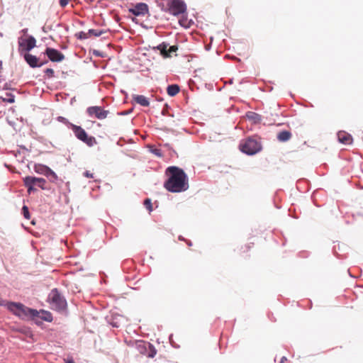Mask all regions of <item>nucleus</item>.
<instances>
[{"mask_svg":"<svg viewBox=\"0 0 363 363\" xmlns=\"http://www.w3.org/2000/svg\"><path fill=\"white\" fill-rule=\"evenodd\" d=\"M45 72L49 77H52L54 76V70L51 68L46 69Z\"/></svg>","mask_w":363,"mask_h":363,"instance_id":"29","label":"nucleus"},{"mask_svg":"<svg viewBox=\"0 0 363 363\" xmlns=\"http://www.w3.org/2000/svg\"><path fill=\"white\" fill-rule=\"evenodd\" d=\"M70 1H71V0H60L59 4L62 8H65V6H67L69 4V3Z\"/></svg>","mask_w":363,"mask_h":363,"instance_id":"28","label":"nucleus"},{"mask_svg":"<svg viewBox=\"0 0 363 363\" xmlns=\"http://www.w3.org/2000/svg\"><path fill=\"white\" fill-rule=\"evenodd\" d=\"M4 101H6L9 103H13L14 102V96L11 94H6V97H1Z\"/></svg>","mask_w":363,"mask_h":363,"instance_id":"23","label":"nucleus"},{"mask_svg":"<svg viewBox=\"0 0 363 363\" xmlns=\"http://www.w3.org/2000/svg\"><path fill=\"white\" fill-rule=\"evenodd\" d=\"M24 59L26 61V62L33 68L35 67H39L47 63V60L44 62H39V59L31 54L26 53L24 55Z\"/></svg>","mask_w":363,"mask_h":363,"instance_id":"12","label":"nucleus"},{"mask_svg":"<svg viewBox=\"0 0 363 363\" xmlns=\"http://www.w3.org/2000/svg\"><path fill=\"white\" fill-rule=\"evenodd\" d=\"M144 206L149 211V212H151L152 211V205L151 200L150 199H146L144 201Z\"/></svg>","mask_w":363,"mask_h":363,"instance_id":"25","label":"nucleus"},{"mask_svg":"<svg viewBox=\"0 0 363 363\" xmlns=\"http://www.w3.org/2000/svg\"><path fill=\"white\" fill-rule=\"evenodd\" d=\"M82 37H84V38H86V34L82 35Z\"/></svg>","mask_w":363,"mask_h":363,"instance_id":"36","label":"nucleus"},{"mask_svg":"<svg viewBox=\"0 0 363 363\" xmlns=\"http://www.w3.org/2000/svg\"><path fill=\"white\" fill-rule=\"evenodd\" d=\"M34 171L38 174H43L46 177L52 176L54 178H57L56 174L50 167L44 164H35Z\"/></svg>","mask_w":363,"mask_h":363,"instance_id":"10","label":"nucleus"},{"mask_svg":"<svg viewBox=\"0 0 363 363\" xmlns=\"http://www.w3.org/2000/svg\"><path fill=\"white\" fill-rule=\"evenodd\" d=\"M254 243L252 242L250 244L245 245L244 246L241 247L242 252H248L251 247L253 246Z\"/></svg>","mask_w":363,"mask_h":363,"instance_id":"27","label":"nucleus"},{"mask_svg":"<svg viewBox=\"0 0 363 363\" xmlns=\"http://www.w3.org/2000/svg\"><path fill=\"white\" fill-rule=\"evenodd\" d=\"M129 12L135 16H144L148 12V6L145 3H138L133 8L129 9Z\"/></svg>","mask_w":363,"mask_h":363,"instance_id":"11","label":"nucleus"},{"mask_svg":"<svg viewBox=\"0 0 363 363\" xmlns=\"http://www.w3.org/2000/svg\"><path fill=\"white\" fill-rule=\"evenodd\" d=\"M84 176L87 177V178H94V174L90 172L89 171H86L84 173Z\"/></svg>","mask_w":363,"mask_h":363,"instance_id":"32","label":"nucleus"},{"mask_svg":"<svg viewBox=\"0 0 363 363\" xmlns=\"http://www.w3.org/2000/svg\"><path fill=\"white\" fill-rule=\"evenodd\" d=\"M23 214L26 219H30V213L28 211V208L26 206H23L22 208Z\"/></svg>","mask_w":363,"mask_h":363,"instance_id":"26","label":"nucleus"},{"mask_svg":"<svg viewBox=\"0 0 363 363\" xmlns=\"http://www.w3.org/2000/svg\"><path fill=\"white\" fill-rule=\"evenodd\" d=\"M104 32L101 30H94V29H90L89 30L88 34L91 35H94L96 37H99L101 35H102Z\"/></svg>","mask_w":363,"mask_h":363,"instance_id":"22","label":"nucleus"},{"mask_svg":"<svg viewBox=\"0 0 363 363\" xmlns=\"http://www.w3.org/2000/svg\"><path fill=\"white\" fill-rule=\"evenodd\" d=\"M65 362L66 363H75L74 361L73 360V359H65Z\"/></svg>","mask_w":363,"mask_h":363,"instance_id":"33","label":"nucleus"},{"mask_svg":"<svg viewBox=\"0 0 363 363\" xmlns=\"http://www.w3.org/2000/svg\"><path fill=\"white\" fill-rule=\"evenodd\" d=\"M23 182L24 185L28 188V192L29 194L31 193V191H35V189L34 188V186L33 184H28L27 179L25 177L23 178Z\"/></svg>","mask_w":363,"mask_h":363,"instance_id":"24","label":"nucleus"},{"mask_svg":"<svg viewBox=\"0 0 363 363\" xmlns=\"http://www.w3.org/2000/svg\"><path fill=\"white\" fill-rule=\"evenodd\" d=\"M168 11L173 16H179L186 11V6L183 1L171 0L168 4Z\"/></svg>","mask_w":363,"mask_h":363,"instance_id":"6","label":"nucleus"},{"mask_svg":"<svg viewBox=\"0 0 363 363\" xmlns=\"http://www.w3.org/2000/svg\"><path fill=\"white\" fill-rule=\"evenodd\" d=\"M133 100L142 106H149L150 101L147 97L143 95L135 94L133 96Z\"/></svg>","mask_w":363,"mask_h":363,"instance_id":"16","label":"nucleus"},{"mask_svg":"<svg viewBox=\"0 0 363 363\" xmlns=\"http://www.w3.org/2000/svg\"><path fill=\"white\" fill-rule=\"evenodd\" d=\"M151 151L153 154H155V155H157L158 157L162 156L161 150L160 149L155 148V149H152Z\"/></svg>","mask_w":363,"mask_h":363,"instance_id":"30","label":"nucleus"},{"mask_svg":"<svg viewBox=\"0 0 363 363\" xmlns=\"http://www.w3.org/2000/svg\"><path fill=\"white\" fill-rule=\"evenodd\" d=\"M240 147L242 152L251 155L256 154L262 149L260 143L252 138H249L242 141Z\"/></svg>","mask_w":363,"mask_h":363,"instance_id":"4","label":"nucleus"},{"mask_svg":"<svg viewBox=\"0 0 363 363\" xmlns=\"http://www.w3.org/2000/svg\"><path fill=\"white\" fill-rule=\"evenodd\" d=\"M58 121H60V122H62L64 123L65 124H67L69 126V122L64 117H62V116H59L58 117Z\"/></svg>","mask_w":363,"mask_h":363,"instance_id":"31","label":"nucleus"},{"mask_svg":"<svg viewBox=\"0 0 363 363\" xmlns=\"http://www.w3.org/2000/svg\"><path fill=\"white\" fill-rule=\"evenodd\" d=\"M150 343H146L143 341H138L136 342L137 349L138 350L140 354H147V351L148 349V345Z\"/></svg>","mask_w":363,"mask_h":363,"instance_id":"18","label":"nucleus"},{"mask_svg":"<svg viewBox=\"0 0 363 363\" xmlns=\"http://www.w3.org/2000/svg\"><path fill=\"white\" fill-rule=\"evenodd\" d=\"M157 49L160 51L164 57H170L172 56L171 53L175 52L178 50V47L177 45H172L167 48V44L162 43L157 46Z\"/></svg>","mask_w":363,"mask_h":363,"instance_id":"13","label":"nucleus"},{"mask_svg":"<svg viewBox=\"0 0 363 363\" xmlns=\"http://www.w3.org/2000/svg\"><path fill=\"white\" fill-rule=\"evenodd\" d=\"M18 44L23 50L28 52L36 46V40L33 36L30 35L26 39L20 40Z\"/></svg>","mask_w":363,"mask_h":363,"instance_id":"9","label":"nucleus"},{"mask_svg":"<svg viewBox=\"0 0 363 363\" xmlns=\"http://www.w3.org/2000/svg\"><path fill=\"white\" fill-rule=\"evenodd\" d=\"M40 313H42V315L40 316V318L43 320L48 321V322L52 321V315L51 313H50L48 311H41Z\"/></svg>","mask_w":363,"mask_h":363,"instance_id":"20","label":"nucleus"},{"mask_svg":"<svg viewBox=\"0 0 363 363\" xmlns=\"http://www.w3.org/2000/svg\"><path fill=\"white\" fill-rule=\"evenodd\" d=\"M146 353H147L146 356H147L148 357L152 358L155 356L157 351H156L155 348L154 347V346L150 343Z\"/></svg>","mask_w":363,"mask_h":363,"instance_id":"21","label":"nucleus"},{"mask_svg":"<svg viewBox=\"0 0 363 363\" xmlns=\"http://www.w3.org/2000/svg\"><path fill=\"white\" fill-rule=\"evenodd\" d=\"M86 112L89 116H94L99 120L106 118L109 113L108 111H106L102 107L97 106L89 107Z\"/></svg>","mask_w":363,"mask_h":363,"instance_id":"7","label":"nucleus"},{"mask_svg":"<svg viewBox=\"0 0 363 363\" xmlns=\"http://www.w3.org/2000/svg\"><path fill=\"white\" fill-rule=\"evenodd\" d=\"M82 37H84V38H86V34L82 35Z\"/></svg>","mask_w":363,"mask_h":363,"instance_id":"35","label":"nucleus"},{"mask_svg":"<svg viewBox=\"0 0 363 363\" xmlns=\"http://www.w3.org/2000/svg\"><path fill=\"white\" fill-rule=\"evenodd\" d=\"M251 115L252 116V118H255L257 116H258V115L255 113H251Z\"/></svg>","mask_w":363,"mask_h":363,"instance_id":"34","label":"nucleus"},{"mask_svg":"<svg viewBox=\"0 0 363 363\" xmlns=\"http://www.w3.org/2000/svg\"><path fill=\"white\" fill-rule=\"evenodd\" d=\"M179 86L177 84L169 85L167 88V92L169 96H174L179 92Z\"/></svg>","mask_w":363,"mask_h":363,"instance_id":"19","label":"nucleus"},{"mask_svg":"<svg viewBox=\"0 0 363 363\" xmlns=\"http://www.w3.org/2000/svg\"><path fill=\"white\" fill-rule=\"evenodd\" d=\"M291 138V133L289 130H283L277 134V139L280 142H286Z\"/></svg>","mask_w":363,"mask_h":363,"instance_id":"17","label":"nucleus"},{"mask_svg":"<svg viewBox=\"0 0 363 363\" xmlns=\"http://www.w3.org/2000/svg\"><path fill=\"white\" fill-rule=\"evenodd\" d=\"M45 54L48 56L49 60L54 62H59L65 59V55L59 50L52 48H47Z\"/></svg>","mask_w":363,"mask_h":363,"instance_id":"8","label":"nucleus"},{"mask_svg":"<svg viewBox=\"0 0 363 363\" xmlns=\"http://www.w3.org/2000/svg\"><path fill=\"white\" fill-rule=\"evenodd\" d=\"M48 299L52 308L57 311L64 310L67 306L66 300L61 296L57 289H54L50 291Z\"/></svg>","mask_w":363,"mask_h":363,"instance_id":"5","label":"nucleus"},{"mask_svg":"<svg viewBox=\"0 0 363 363\" xmlns=\"http://www.w3.org/2000/svg\"><path fill=\"white\" fill-rule=\"evenodd\" d=\"M337 139L340 143L344 145H350L353 141L352 135L345 131L338 132Z\"/></svg>","mask_w":363,"mask_h":363,"instance_id":"15","label":"nucleus"},{"mask_svg":"<svg viewBox=\"0 0 363 363\" xmlns=\"http://www.w3.org/2000/svg\"><path fill=\"white\" fill-rule=\"evenodd\" d=\"M166 173L169 175L164 187L169 192L179 193L189 189L188 178L182 169L175 166L169 167Z\"/></svg>","mask_w":363,"mask_h":363,"instance_id":"1","label":"nucleus"},{"mask_svg":"<svg viewBox=\"0 0 363 363\" xmlns=\"http://www.w3.org/2000/svg\"><path fill=\"white\" fill-rule=\"evenodd\" d=\"M69 128L72 130L77 138L84 143L89 147L96 145L97 141L96 138L93 136H89L81 126L69 123Z\"/></svg>","mask_w":363,"mask_h":363,"instance_id":"3","label":"nucleus"},{"mask_svg":"<svg viewBox=\"0 0 363 363\" xmlns=\"http://www.w3.org/2000/svg\"><path fill=\"white\" fill-rule=\"evenodd\" d=\"M26 178L27 179L28 184H33V186H38L43 190L46 189V180L45 179L30 176L26 177Z\"/></svg>","mask_w":363,"mask_h":363,"instance_id":"14","label":"nucleus"},{"mask_svg":"<svg viewBox=\"0 0 363 363\" xmlns=\"http://www.w3.org/2000/svg\"><path fill=\"white\" fill-rule=\"evenodd\" d=\"M6 306L11 313L22 319L36 317L39 314L38 311L29 308L21 303L8 302Z\"/></svg>","mask_w":363,"mask_h":363,"instance_id":"2","label":"nucleus"},{"mask_svg":"<svg viewBox=\"0 0 363 363\" xmlns=\"http://www.w3.org/2000/svg\"><path fill=\"white\" fill-rule=\"evenodd\" d=\"M179 23H180V24H181V25H183V23H182V20H180V21H179Z\"/></svg>","mask_w":363,"mask_h":363,"instance_id":"37","label":"nucleus"}]
</instances>
